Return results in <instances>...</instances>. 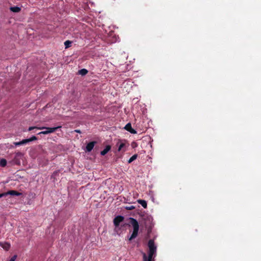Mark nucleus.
Wrapping results in <instances>:
<instances>
[{
  "instance_id": "1",
  "label": "nucleus",
  "mask_w": 261,
  "mask_h": 261,
  "mask_svg": "<svg viewBox=\"0 0 261 261\" xmlns=\"http://www.w3.org/2000/svg\"><path fill=\"white\" fill-rule=\"evenodd\" d=\"M148 256L146 253H143L144 261H154L156 256L157 247L154 244L153 240H150L148 242Z\"/></svg>"
},
{
  "instance_id": "2",
  "label": "nucleus",
  "mask_w": 261,
  "mask_h": 261,
  "mask_svg": "<svg viewBox=\"0 0 261 261\" xmlns=\"http://www.w3.org/2000/svg\"><path fill=\"white\" fill-rule=\"evenodd\" d=\"M130 222L133 227V231L130 236V237L129 238L128 240L129 241L135 239L137 237L138 233L139 231V223L136 219L133 218H130Z\"/></svg>"
},
{
  "instance_id": "3",
  "label": "nucleus",
  "mask_w": 261,
  "mask_h": 261,
  "mask_svg": "<svg viewBox=\"0 0 261 261\" xmlns=\"http://www.w3.org/2000/svg\"><path fill=\"white\" fill-rule=\"evenodd\" d=\"M61 126H57V127H38V129H45V130L39 132L38 135H41V134H44L46 135L50 133H52L54 132L55 130H56L58 128H60Z\"/></svg>"
},
{
  "instance_id": "4",
  "label": "nucleus",
  "mask_w": 261,
  "mask_h": 261,
  "mask_svg": "<svg viewBox=\"0 0 261 261\" xmlns=\"http://www.w3.org/2000/svg\"><path fill=\"white\" fill-rule=\"evenodd\" d=\"M37 139V138L36 137H35V136H33L31 138L29 139H23L22 141L18 142H14V144L15 146L22 145L27 144L31 141L36 140Z\"/></svg>"
},
{
  "instance_id": "5",
  "label": "nucleus",
  "mask_w": 261,
  "mask_h": 261,
  "mask_svg": "<svg viewBox=\"0 0 261 261\" xmlns=\"http://www.w3.org/2000/svg\"><path fill=\"white\" fill-rule=\"evenodd\" d=\"M124 219L123 216H118L116 217L113 220L114 224L116 227H118L120 223Z\"/></svg>"
},
{
  "instance_id": "6",
  "label": "nucleus",
  "mask_w": 261,
  "mask_h": 261,
  "mask_svg": "<svg viewBox=\"0 0 261 261\" xmlns=\"http://www.w3.org/2000/svg\"><path fill=\"white\" fill-rule=\"evenodd\" d=\"M124 128L132 134H135L137 133V132L134 129L132 128L131 124L130 123H127L125 126Z\"/></svg>"
},
{
  "instance_id": "7",
  "label": "nucleus",
  "mask_w": 261,
  "mask_h": 261,
  "mask_svg": "<svg viewBox=\"0 0 261 261\" xmlns=\"http://www.w3.org/2000/svg\"><path fill=\"white\" fill-rule=\"evenodd\" d=\"M95 144V142H94V141L89 143L87 145L86 147V151L88 152L91 151L93 149Z\"/></svg>"
},
{
  "instance_id": "8",
  "label": "nucleus",
  "mask_w": 261,
  "mask_h": 261,
  "mask_svg": "<svg viewBox=\"0 0 261 261\" xmlns=\"http://www.w3.org/2000/svg\"><path fill=\"white\" fill-rule=\"evenodd\" d=\"M0 246H1L4 249L8 250L10 247V244L7 242H0Z\"/></svg>"
},
{
  "instance_id": "9",
  "label": "nucleus",
  "mask_w": 261,
  "mask_h": 261,
  "mask_svg": "<svg viewBox=\"0 0 261 261\" xmlns=\"http://www.w3.org/2000/svg\"><path fill=\"white\" fill-rule=\"evenodd\" d=\"M4 194H6V196L8 195H10L12 196H20L21 195V193H19L14 190L9 191L8 192L4 193Z\"/></svg>"
},
{
  "instance_id": "10",
  "label": "nucleus",
  "mask_w": 261,
  "mask_h": 261,
  "mask_svg": "<svg viewBox=\"0 0 261 261\" xmlns=\"http://www.w3.org/2000/svg\"><path fill=\"white\" fill-rule=\"evenodd\" d=\"M111 149V146L110 145H107L105 148L101 151L100 154L101 155H105L106 154L108 151Z\"/></svg>"
},
{
  "instance_id": "11",
  "label": "nucleus",
  "mask_w": 261,
  "mask_h": 261,
  "mask_svg": "<svg viewBox=\"0 0 261 261\" xmlns=\"http://www.w3.org/2000/svg\"><path fill=\"white\" fill-rule=\"evenodd\" d=\"M10 10L12 11V12H16V13H17V12H19L20 10H21V9L20 7H17V6H14V7H11L10 8Z\"/></svg>"
},
{
  "instance_id": "12",
  "label": "nucleus",
  "mask_w": 261,
  "mask_h": 261,
  "mask_svg": "<svg viewBox=\"0 0 261 261\" xmlns=\"http://www.w3.org/2000/svg\"><path fill=\"white\" fill-rule=\"evenodd\" d=\"M138 202L144 208L147 207V202L144 200L139 199Z\"/></svg>"
},
{
  "instance_id": "13",
  "label": "nucleus",
  "mask_w": 261,
  "mask_h": 261,
  "mask_svg": "<svg viewBox=\"0 0 261 261\" xmlns=\"http://www.w3.org/2000/svg\"><path fill=\"white\" fill-rule=\"evenodd\" d=\"M117 146H118V151H120L124 147L125 144H124V143H123L122 142H119L117 143Z\"/></svg>"
},
{
  "instance_id": "14",
  "label": "nucleus",
  "mask_w": 261,
  "mask_h": 261,
  "mask_svg": "<svg viewBox=\"0 0 261 261\" xmlns=\"http://www.w3.org/2000/svg\"><path fill=\"white\" fill-rule=\"evenodd\" d=\"M79 73L82 75H85L88 73V70L86 69H82L79 71Z\"/></svg>"
},
{
  "instance_id": "15",
  "label": "nucleus",
  "mask_w": 261,
  "mask_h": 261,
  "mask_svg": "<svg viewBox=\"0 0 261 261\" xmlns=\"http://www.w3.org/2000/svg\"><path fill=\"white\" fill-rule=\"evenodd\" d=\"M7 165V161L4 159H2L0 161V166L2 167H5Z\"/></svg>"
},
{
  "instance_id": "16",
  "label": "nucleus",
  "mask_w": 261,
  "mask_h": 261,
  "mask_svg": "<svg viewBox=\"0 0 261 261\" xmlns=\"http://www.w3.org/2000/svg\"><path fill=\"white\" fill-rule=\"evenodd\" d=\"M72 42L69 40H67L64 42V45L66 48L69 47L71 46Z\"/></svg>"
},
{
  "instance_id": "17",
  "label": "nucleus",
  "mask_w": 261,
  "mask_h": 261,
  "mask_svg": "<svg viewBox=\"0 0 261 261\" xmlns=\"http://www.w3.org/2000/svg\"><path fill=\"white\" fill-rule=\"evenodd\" d=\"M137 158V154H134L133 155L128 161V163H132L133 161H134V160H135Z\"/></svg>"
},
{
  "instance_id": "18",
  "label": "nucleus",
  "mask_w": 261,
  "mask_h": 261,
  "mask_svg": "<svg viewBox=\"0 0 261 261\" xmlns=\"http://www.w3.org/2000/svg\"><path fill=\"white\" fill-rule=\"evenodd\" d=\"M16 257H17V255H15L10 259V260L9 261H15V259H16Z\"/></svg>"
},
{
  "instance_id": "19",
  "label": "nucleus",
  "mask_w": 261,
  "mask_h": 261,
  "mask_svg": "<svg viewBox=\"0 0 261 261\" xmlns=\"http://www.w3.org/2000/svg\"><path fill=\"white\" fill-rule=\"evenodd\" d=\"M38 127H36V126H31L28 129V130L29 131H31L32 130H33V129H35V128H37L38 129Z\"/></svg>"
},
{
  "instance_id": "20",
  "label": "nucleus",
  "mask_w": 261,
  "mask_h": 261,
  "mask_svg": "<svg viewBox=\"0 0 261 261\" xmlns=\"http://www.w3.org/2000/svg\"><path fill=\"white\" fill-rule=\"evenodd\" d=\"M6 196V194H4V193L0 194V198Z\"/></svg>"
},
{
  "instance_id": "21",
  "label": "nucleus",
  "mask_w": 261,
  "mask_h": 261,
  "mask_svg": "<svg viewBox=\"0 0 261 261\" xmlns=\"http://www.w3.org/2000/svg\"><path fill=\"white\" fill-rule=\"evenodd\" d=\"M75 132L78 133H81L80 130L79 129L75 130Z\"/></svg>"
}]
</instances>
